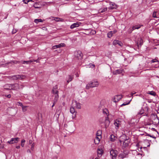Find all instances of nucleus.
I'll return each mask as SVG.
<instances>
[{"mask_svg":"<svg viewBox=\"0 0 159 159\" xmlns=\"http://www.w3.org/2000/svg\"><path fill=\"white\" fill-rule=\"evenodd\" d=\"M20 76H19V75H13L12 76V79L14 80H17L18 79H20Z\"/></svg>","mask_w":159,"mask_h":159,"instance_id":"a878e982","label":"nucleus"},{"mask_svg":"<svg viewBox=\"0 0 159 159\" xmlns=\"http://www.w3.org/2000/svg\"><path fill=\"white\" fill-rule=\"evenodd\" d=\"M33 62V61H32V60H30V61H24L23 62V64H30L31 63V62Z\"/></svg>","mask_w":159,"mask_h":159,"instance_id":"c756f323","label":"nucleus"},{"mask_svg":"<svg viewBox=\"0 0 159 159\" xmlns=\"http://www.w3.org/2000/svg\"><path fill=\"white\" fill-rule=\"evenodd\" d=\"M92 64V66H93V67H94L95 66V65L94 64Z\"/></svg>","mask_w":159,"mask_h":159,"instance_id":"13d9d810","label":"nucleus"},{"mask_svg":"<svg viewBox=\"0 0 159 159\" xmlns=\"http://www.w3.org/2000/svg\"><path fill=\"white\" fill-rule=\"evenodd\" d=\"M99 83L96 80H93L89 82L86 85V88L88 89L91 88L95 87L98 86L99 85Z\"/></svg>","mask_w":159,"mask_h":159,"instance_id":"f03ea898","label":"nucleus"},{"mask_svg":"<svg viewBox=\"0 0 159 159\" xmlns=\"http://www.w3.org/2000/svg\"><path fill=\"white\" fill-rule=\"evenodd\" d=\"M28 2H31V1H32V0H27Z\"/></svg>","mask_w":159,"mask_h":159,"instance_id":"bf43d9fd","label":"nucleus"},{"mask_svg":"<svg viewBox=\"0 0 159 159\" xmlns=\"http://www.w3.org/2000/svg\"><path fill=\"white\" fill-rule=\"evenodd\" d=\"M59 48V46H58V45H56L53 46L52 47V48L53 49H55L57 48Z\"/></svg>","mask_w":159,"mask_h":159,"instance_id":"ea45409f","label":"nucleus"},{"mask_svg":"<svg viewBox=\"0 0 159 159\" xmlns=\"http://www.w3.org/2000/svg\"><path fill=\"white\" fill-rule=\"evenodd\" d=\"M55 102V101H54L53 102V105H52V107H53L54 106V105H55V102Z\"/></svg>","mask_w":159,"mask_h":159,"instance_id":"5fc2aeb1","label":"nucleus"},{"mask_svg":"<svg viewBox=\"0 0 159 159\" xmlns=\"http://www.w3.org/2000/svg\"><path fill=\"white\" fill-rule=\"evenodd\" d=\"M123 71V70L122 69H118L117 70H115V71H114L113 72V73L114 75H117L121 74L122 73V72Z\"/></svg>","mask_w":159,"mask_h":159,"instance_id":"4468645a","label":"nucleus"},{"mask_svg":"<svg viewBox=\"0 0 159 159\" xmlns=\"http://www.w3.org/2000/svg\"><path fill=\"white\" fill-rule=\"evenodd\" d=\"M38 3H35L34 5V7L35 8H40V7L38 6Z\"/></svg>","mask_w":159,"mask_h":159,"instance_id":"c9c22d12","label":"nucleus"},{"mask_svg":"<svg viewBox=\"0 0 159 159\" xmlns=\"http://www.w3.org/2000/svg\"><path fill=\"white\" fill-rule=\"evenodd\" d=\"M57 85L53 87L52 89V92L53 93H58V92L57 90Z\"/></svg>","mask_w":159,"mask_h":159,"instance_id":"a211bd4d","label":"nucleus"},{"mask_svg":"<svg viewBox=\"0 0 159 159\" xmlns=\"http://www.w3.org/2000/svg\"><path fill=\"white\" fill-rule=\"evenodd\" d=\"M97 152L98 157H101L102 156L103 153L102 149L100 148L98 149Z\"/></svg>","mask_w":159,"mask_h":159,"instance_id":"dca6fc26","label":"nucleus"},{"mask_svg":"<svg viewBox=\"0 0 159 159\" xmlns=\"http://www.w3.org/2000/svg\"><path fill=\"white\" fill-rule=\"evenodd\" d=\"M12 89L13 90H17L20 88L19 85L17 83L12 84Z\"/></svg>","mask_w":159,"mask_h":159,"instance_id":"1a4fd4ad","label":"nucleus"},{"mask_svg":"<svg viewBox=\"0 0 159 159\" xmlns=\"http://www.w3.org/2000/svg\"><path fill=\"white\" fill-rule=\"evenodd\" d=\"M158 61L157 60L156 58H155L154 59H152L151 61V63H154L156 62H158Z\"/></svg>","mask_w":159,"mask_h":159,"instance_id":"4c0bfd02","label":"nucleus"},{"mask_svg":"<svg viewBox=\"0 0 159 159\" xmlns=\"http://www.w3.org/2000/svg\"><path fill=\"white\" fill-rule=\"evenodd\" d=\"M34 143H33L32 145H31V150H32V151H33L34 150Z\"/></svg>","mask_w":159,"mask_h":159,"instance_id":"a19ab883","label":"nucleus"},{"mask_svg":"<svg viewBox=\"0 0 159 159\" xmlns=\"http://www.w3.org/2000/svg\"><path fill=\"white\" fill-rule=\"evenodd\" d=\"M141 26L140 25L134 26L132 28V30H134L135 29H138L140 28Z\"/></svg>","mask_w":159,"mask_h":159,"instance_id":"cd10ccee","label":"nucleus"},{"mask_svg":"<svg viewBox=\"0 0 159 159\" xmlns=\"http://www.w3.org/2000/svg\"><path fill=\"white\" fill-rule=\"evenodd\" d=\"M16 148L17 149H19L20 148V146H16Z\"/></svg>","mask_w":159,"mask_h":159,"instance_id":"4d7b16f0","label":"nucleus"},{"mask_svg":"<svg viewBox=\"0 0 159 159\" xmlns=\"http://www.w3.org/2000/svg\"><path fill=\"white\" fill-rule=\"evenodd\" d=\"M122 97V95H119L115 96L114 98L113 101L115 102H116L121 99Z\"/></svg>","mask_w":159,"mask_h":159,"instance_id":"0eeeda50","label":"nucleus"},{"mask_svg":"<svg viewBox=\"0 0 159 159\" xmlns=\"http://www.w3.org/2000/svg\"><path fill=\"white\" fill-rule=\"evenodd\" d=\"M23 85L22 84H21L20 86V88L21 89H22L23 88Z\"/></svg>","mask_w":159,"mask_h":159,"instance_id":"6e6d98bb","label":"nucleus"},{"mask_svg":"<svg viewBox=\"0 0 159 159\" xmlns=\"http://www.w3.org/2000/svg\"><path fill=\"white\" fill-rule=\"evenodd\" d=\"M149 94L155 96L156 95V93L153 91L150 92Z\"/></svg>","mask_w":159,"mask_h":159,"instance_id":"58836bf2","label":"nucleus"},{"mask_svg":"<svg viewBox=\"0 0 159 159\" xmlns=\"http://www.w3.org/2000/svg\"><path fill=\"white\" fill-rule=\"evenodd\" d=\"M157 77L158 78H159V77L158 76H157Z\"/></svg>","mask_w":159,"mask_h":159,"instance_id":"338daca9","label":"nucleus"},{"mask_svg":"<svg viewBox=\"0 0 159 159\" xmlns=\"http://www.w3.org/2000/svg\"><path fill=\"white\" fill-rule=\"evenodd\" d=\"M135 93H131V95H133Z\"/></svg>","mask_w":159,"mask_h":159,"instance_id":"680f3d73","label":"nucleus"},{"mask_svg":"<svg viewBox=\"0 0 159 159\" xmlns=\"http://www.w3.org/2000/svg\"><path fill=\"white\" fill-rule=\"evenodd\" d=\"M4 88L7 90L12 89V84H8L5 85L4 86Z\"/></svg>","mask_w":159,"mask_h":159,"instance_id":"2eb2a0df","label":"nucleus"},{"mask_svg":"<svg viewBox=\"0 0 159 159\" xmlns=\"http://www.w3.org/2000/svg\"><path fill=\"white\" fill-rule=\"evenodd\" d=\"M53 94L54 95L55 97V98L54 99L53 101L57 102L59 97L58 93H53Z\"/></svg>","mask_w":159,"mask_h":159,"instance_id":"5701e85b","label":"nucleus"},{"mask_svg":"<svg viewBox=\"0 0 159 159\" xmlns=\"http://www.w3.org/2000/svg\"><path fill=\"white\" fill-rule=\"evenodd\" d=\"M5 96L8 98H10L11 97V95L10 94H8V95H6Z\"/></svg>","mask_w":159,"mask_h":159,"instance_id":"09e8293b","label":"nucleus"},{"mask_svg":"<svg viewBox=\"0 0 159 159\" xmlns=\"http://www.w3.org/2000/svg\"><path fill=\"white\" fill-rule=\"evenodd\" d=\"M69 79L67 80V81L68 83L71 81L72 80L73 78V77L70 75H69Z\"/></svg>","mask_w":159,"mask_h":159,"instance_id":"2f4dec72","label":"nucleus"},{"mask_svg":"<svg viewBox=\"0 0 159 159\" xmlns=\"http://www.w3.org/2000/svg\"><path fill=\"white\" fill-rule=\"evenodd\" d=\"M58 46H59V48H60L62 47H64L65 46V44L64 43H61L58 45Z\"/></svg>","mask_w":159,"mask_h":159,"instance_id":"473e14b6","label":"nucleus"},{"mask_svg":"<svg viewBox=\"0 0 159 159\" xmlns=\"http://www.w3.org/2000/svg\"><path fill=\"white\" fill-rule=\"evenodd\" d=\"M43 20H42V19H35L34 20V22L35 23L37 24L39 22H43Z\"/></svg>","mask_w":159,"mask_h":159,"instance_id":"393cba45","label":"nucleus"},{"mask_svg":"<svg viewBox=\"0 0 159 159\" xmlns=\"http://www.w3.org/2000/svg\"><path fill=\"white\" fill-rule=\"evenodd\" d=\"M39 58H38V59L36 60H32L33 61V62L34 61V62H39Z\"/></svg>","mask_w":159,"mask_h":159,"instance_id":"c03bdc74","label":"nucleus"},{"mask_svg":"<svg viewBox=\"0 0 159 159\" xmlns=\"http://www.w3.org/2000/svg\"><path fill=\"white\" fill-rule=\"evenodd\" d=\"M19 76H20V79L21 78V79H23L25 78V75H19Z\"/></svg>","mask_w":159,"mask_h":159,"instance_id":"79ce46f5","label":"nucleus"},{"mask_svg":"<svg viewBox=\"0 0 159 159\" xmlns=\"http://www.w3.org/2000/svg\"><path fill=\"white\" fill-rule=\"evenodd\" d=\"M64 126L65 127L67 128L66 130L69 131L70 132L72 133L74 131V129H72V128H70L69 126H68V125H65Z\"/></svg>","mask_w":159,"mask_h":159,"instance_id":"aec40b11","label":"nucleus"},{"mask_svg":"<svg viewBox=\"0 0 159 159\" xmlns=\"http://www.w3.org/2000/svg\"><path fill=\"white\" fill-rule=\"evenodd\" d=\"M75 57L78 59H81L82 57V54L80 51H76L75 54Z\"/></svg>","mask_w":159,"mask_h":159,"instance_id":"39448f33","label":"nucleus"},{"mask_svg":"<svg viewBox=\"0 0 159 159\" xmlns=\"http://www.w3.org/2000/svg\"><path fill=\"white\" fill-rule=\"evenodd\" d=\"M29 143L30 144H32L33 143V141L32 140H30L29 141Z\"/></svg>","mask_w":159,"mask_h":159,"instance_id":"de8ad7c7","label":"nucleus"},{"mask_svg":"<svg viewBox=\"0 0 159 159\" xmlns=\"http://www.w3.org/2000/svg\"><path fill=\"white\" fill-rule=\"evenodd\" d=\"M158 12H154L152 14V16L155 18H157V13Z\"/></svg>","mask_w":159,"mask_h":159,"instance_id":"72a5a7b5","label":"nucleus"},{"mask_svg":"<svg viewBox=\"0 0 159 159\" xmlns=\"http://www.w3.org/2000/svg\"><path fill=\"white\" fill-rule=\"evenodd\" d=\"M110 154L111 156V157L112 159H116V157L117 155L118 152L116 150H115L113 149H112L110 151Z\"/></svg>","mask_w":159,"mask_h":159,"instance_id":"7ed1b4c3","label":"nucleus"},{"mask_svg":"<svg viewBox=\"0 0 159 159\" xmlns=\"http://www.w3.org/2000/svg\"><path fill=\"white\" fill-rule=\"evenodd\" d=\"M102 134V131L101 130H98L96 133V136L97 137H99L101 138V135Z\"/></svg>","mask_w":159,"mask_h":159,"instance_id":"4be33fe9","label":"nucleus"},{"mask_svg":"<svg viewBox=\"0 0 159 159\" xmlns=\"http://www.w3.org/2000/svg\"><path fill=\"white\" fill-rule=\"evenodd\" d=\"M16 30H15L14 31V30H13L12 32V33L13 34H14L15 33H16Z\"/></svg>","mask_w":159,"mask_h":159,"instance_id":"864d4df0","label":"nucleus"},{"mask_svg":"<svg viewBox=\"0 0 159 159\" xmlns=\"http://www.w3.org/2000/svg\"><path fill=\"white\" fill-rule=\"evenodd\" d=\"M130 101L131 100L128 101V102H125L121 105V106H125L129 104Z\"/></svg>","mask_w":159,"mask_h":159,"instance_id":"7c9ffc66","label":"nucleus"},{"mask_svg":"<svg viewBox=\"0 0 159 159\" xmlns=\"http://www.w3.org/2000/svg\"><path fill=\"white\" fill-rule=\"evenodd\" d=\"M107 7H106V8H104L102 10V11H101V12H104L106 11H107Z\"/></svg>","mask_w":159,"mask_h":159,"instance_id":"37998d69","label":"nucleus"},{"mask_svg":"<svg viewBox=\"0 0 159 159\" xmlns=\"http://www.w3.org/2000/svg\"><path fill=\"white\" fill-rule=\"evenodd\" d=\"M70 111L72 114L74 113L75 112V107H73L72 106V105H71V107L70 109Z\"/></svg>","mask_w":159,"mask_h":159,"instance_id":"c85d7f7f","label":"nucleus"},{"mask_svg":"<svg viewBox=\"0 0 159 159\" xmlns=\"http://www.w3.org/2000/svg\"><path fill=\"white\" fill-rule=\"evenodd\" d=\"M158 111H159V108H158Z\"/></svg>","mask_w":159,"mask_h":159,"instance_id":"774afa93","label":"nucleus"},{"mask_svg":"<svg viewBox=\"0 0 159 159\" xmlns=\"http://www.w3.org/2000/svg\"><path fill=\"white\" fill-rule=\"evenodd\" d=\"M110 140L111 141L113 142L115 140V136L114 135L111 134L110 136Z\"/></svg>","mask_w":159,"mask_h":159,"instance_id":"bb28decb","label":"nucleus"},{"mask_svg":"<svg viewBox=\"0 0 159 159\" xmlns=\"http://www.w3.org/2000/svg\"><path fill=\"white\" fill-rule=\"evenodd\" d=\"M95 159H99V158H97V157H96V158H95Z\"/></svg>","mask_w":159,"mask_h":159,"instance_id":"69168bd1","label":"nucleus"},{"mask_svg":"<svg viewBox=\"0 0 159 159\" xmlns=\"http://www.w3.org/2000/svg\"><path fill=\"white\" fill-rule=\"evenodd\" d=\"M110 7H108V9H116L117 7V5L114 2L110 3Z\"/></svg>","mask_w":159,"mask_h":159,"instance_id":"9d476101","label":"nucleus"},{"mask_svg":"<svg viewBox=\"0 0 159 159\" xmlns=\"http://www.w3.org/2000/svg\"><path fill=\"white\" fill-rule=\"evenodd\" d=\"M105 127L106 128L107 127H108L110 124V121L108 120V118L107 117L106 118V119L105 120Z\"/></svg>","mask_w":159,"mask_h":159,"instance_id":"f3484780","label":"nucleus"},{"mask_svg":"<svg viewBox=\"0 0 159 159\" xmlns=\"http://www.w3.org/2000/svg\"><path fill=\"white\" fill-rule=\"evenodd\" d=\"M114 124L116 126V128L118 129L121 125V121L119 120L116 119L115 120Z\"/></svg>","mask_w":159,"mask_h":159,"instance_id":"9b49d317","label":"nucleus"},{"mask_svg":"<svg viewBox=\"0 0 159 159\" xmlns=\"http://www.w3.org/2000/svg\"><path fill=\"white\" fill-rule=\"evenodd\" d=\"M26 107H24V110H23V111H24V110L25 111H26V110L25 109V108H26Z\"/></svg>","mask_w":159,"mask_h":159,"instance_id":"052dcab7","label":"nucleus"},{"mask_svg":"<svg viewBox=\"0 0 159 159\" xmlns=\"http://www.w3.org/2000/svg\"><path fill=\"white\" fill-rule=\"evenodd\" d=\"M113 44L114 45H116L117 44H118L120 46H122L123 45V43H122L118 40H115L113 42Z\"/></svg>","mask_w":159,"mask_h":159,"instance_id":"f8f14e48","label":"nucleus"},{"mask_svg":"<svg viewBox=\"0 0 159 159\" xmlns=\"http://www.w3.org/2000/svg\"><path fill=\"white\" fill-rule=\"evenodd\" d=\"M23 1L25 4H27L28 2L27 0H23Z\"/></svg>","mask_w":159,"mask_h":159,"instance_id":"49530a36","label":"nucleus"},{"mask_svg":"<svg viewBox=\"0 0 159 159\" xmlns=\"http://www.w3.org/2000/svg\"><path fill=\"white\" fill-rule=\"evenodd\" d=\"M27 152L28 153H31V150H30V149L27 150Z\"/></svg>","mask_w":159,"mask_h":159,"instance_id":"3c124183","label":"nucleus"},{"mask_svg":"<svg viewBox=\"0 0 159 159\" xmlns=\"http://www.w3.org/2000/svg\"><path fill=\"white\" fill-rule=\"evenodd\" d=\"M80 22H77L74 23L70 25V28L71 29H73L75 28L78 27L80 26Z\"/></svg>","mask_w":159,"mask_h":159,"instance_id":"ddd939ff","label":"nucleus"},{"mask_svg":"<svg viewBox=\"0 0 159 159\" xmlns=\"http://www.w3.org/2000/svg\"><path fill=\"white\" fill-rule=\"evenodd\" d=\"M117 32V30L116 29L112 31H109L107 34L108 37L109 38H111L113 35L115 34Z\"/></svg>","mask_w":159,"mask_h":159,"instance_id":"6e6552de","label":"nucleus"},{"mask_svg":"<svg viewBox=\"0 0 159 159\" xmlns=\"http://www.w3.org/2000/svg\"><path fill=\"white\" fill-rule=\"evenodd\" d=\"M93 32H94V33H93V34H95L96 33V31H94Z\"/></svg>","mask_w":159,"mask_h":159,"instance_id":"e2e57ef3","label":"nucleus"},{"mask_svg":"<svg viewBox=\"0 0 159 159\" xmlns=\"http://www.w3.org/2000/svg\"><path fill=\"white\" fill-rule=\"evenodd\" d=\"M127 156V154L125 153H121L119 155V157L122 159H123L125 157H126Z\"/></svg>","mask_w":159,"mask_h":159,"instance_id":"412c9836","label":"nucleus"},{"mask_svg":"<svg viewBox=\"0 0 159 159\" xmlns=\"http://www.w3.org/2000/svg\"><path fill=\"white\" fill-rule=\"evenodd\" d=\"M145 111L144 110L143 108H142L140 111L139 112V114L142 115L143 114V116H148V108L147 107H145L144 108Z\"/></svg>","mask_w":159,"mask_h":159,"instance_id":"20e7f679","label":"nucleus"},{"mask_svg":"<svg viewBox=\"0 0 159 159\" xmlns=\"http://www.w3.org/2000/svg\"><path fill=\"white\" fill-rule=\"evenodd\" d=\"M25 139H22L21 141V146L23 147L24 145V143L25 142Z\"/></svg>","mask_w":159,"mask_h":159,"instance_id":"e433bc0d","label":"nucleus"},{"mask_svg":"<svg viewBox=\"0 0 159 159\" xmlns=\"http://www.w3.org/2000/svg\"><path fill=\"white\" fill-rule=\"evenodd\" d=\"M56 20L55 19V20H57V21H60V20H61V18H58V17H57V18H56Z\"/></svg>","mask_w":159,"mask_h":159,"instance_id":"a18cd8bd","label":"nucleus"},{"mask_svg":"<svg viewBox=\"0 0 159 159\" xmlns=\"http://www.w3.org/2000/svg\"><path fill=\"white\" fill-rule=\"evenodd\" d=\"M100 137L96 136L94 140V142L95 144H98L100 142Z\"/></svg>","mask_w":159,"mask_h":159,"instance_id":"6ab92c4d","label":"nucleus"},{"mask_svg":"<svg viewBox=\"0 0 159 159\" xmlns=\"http://www.w3.org/2000/svg\"><path fill=\"white\" fill-rule=\"evenodd\" d=\"M7 143H10V144H13V142H12V141H11V140L10 141H8L7 142Z\"/></svg>","mask_w":159,"mask_h":159,"instance_id":"8fccbe9b","label":"nucleus"},{"mask_svg":"<svg viewBox=\"0 0 159 159\" xmlns=\"http://www.w3.org/2000/svg\"><path fill=\"white\" fill-rule=\"evenodd\" d=\"M19 138H12L11 139L12 142H13V143H16L18 141Z\"/></svg>","mask_w":159,"mask_h":159,"instance_id":"b1692460","label":"nucleus"},{"mask_svg":"<svg viewBox=\"0 0 159 159\" xmlns=\"http://www.w3.org/2000/svg\"><path fill=\"white\" fill-rule=\"evenodd\" d=\"M120 143H123V146L125 147L128 146L130 142V139L128 137H127L125 135H123L121 136V139L119 140Z\"/></svg>","mask_w":159,"mask_h":159,"instance_id":"f257e3e1","label":"nucleus"},{"mask_svg":"<svg viewBox=\"0 0 159 159\" xmlns=\"http://www.w3.org/2000/svg\"><path fill=\"white\" fill-rule=\"evenodd\" d=\"M62 104H63V106H64V105H65V103H64V102H63V103H62Z\"/></svg>","mask_w":159,"mask_h":159,"instance_id":"0e129e2a","label":"nucleus"},{"mask_svg":"<svg viewBox=\"0 0 159 159\" xmlns=\"http://www.w3.org/2000/svg\"><path fill=\"white\" fill-rule=\"evenodd\" d=\"M148 136H150L151 137H152V138H155V137L154 136H152V135H149Z\"/></svg>","mask_w":159,"mask_h":159,"instance_id":"603ef678","label":"nucleus"},{"mask_svg":"<svg viewBox=\"0 0 159 159\" xmlns=\"http://www.w3.org/2000/svg\"><path fill=\"white\" fill-rule=\"evenodd\" d=\"M18 103L19 104V105L22 107V110H24V107H26V106H23L21 102H18Z\"/></svg>","mask_w":159,"mask_h":159,"instance_id":"f704fd0d","label":"nucleus"},{"mask_svg":"<svg viewBox=\"0 0 159 159\" xmlns=\"http://www.w3.org/2000/svg\"><path fill=\"white\" fill-rule=\"evenodd\" d=\"M72 106L73 107H74L75 108L79 109H80L81 107V104L79 102H77L76 101H72Z\"/></svg>","mask_w":159,"mask_h":159,"instance_id":"423d86ee","label":"nucleus"}]
</instances>
